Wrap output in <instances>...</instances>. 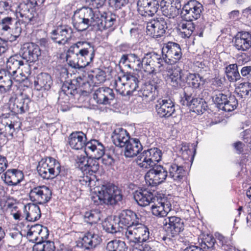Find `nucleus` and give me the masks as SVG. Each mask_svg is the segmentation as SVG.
Here are the masks:
<instances>
[{"label": "nucleus", "instance_id": "473e14b6", "mask_svg": "<svg viewBox=\"0 0 251 251\" xmlns=\"http://www.w3.org/2000/svg\"><path fill=\"white\" fill-rule=\"evenodd\" d=\"M159 85L153 80L144 84L141 89L143 97L148 99L147 100L152 101L158 96Z\"/></svg>", "mask_w": 251, "mask_h": 251}, {"label": "nucleus", "instance_id": "7c9ffc66", "mask_svg": "<svg viewBox=\"0 0 251 251\" xmlns=\"http://www.w3.org/2000/svg\"><path fill=\"white\" fill-rule=\"evenodd\" d=\"M52 84L51 76L46 73L39 74L34 80V88L37 91H48Z\"/></svg>", "mask_w": 251, "mask_h": 251}, {"label": "nucleus", "instance_id": "bf43d9fd", "mask_svg": "<svg viewBox=\"0 0 251 251\" xmlns=\"http://www.w3.org/2000/svg\"><path fill=\"white\" fill-rule=\"evenodd\" d=\"M238 100L234 95H230L228 96L223 111L226 112H230L235 109L238 106Z\"/></svg>", "mask_w": 251, "mask_h": 251}, {"label": "nucleus", "instance_id": "4c0bfd02", "mask_svg": "<svg viewBox=\"0 0 251 251\" xmlns=\"http://www.w3.org/2000/svg\"><path fill=\"white\" fill-rule=\"evenodd\" d=\"M27 235L29 238L33 237V240L35 241L40 239L44 240L49 236L48 229L40 224H35L31 226Z\"/></svg>", "mask_w": 251, "mask_h": 251}, {"label": "nucleus", "instance_id": "c85d7f7f", "mask_svg": "<svg viewBox=\"0 0 251 251\" xmlns=\"http://www.w3.org/2000/svg\"><path fill=\"white\" fill-rule=\"evenodd\" d=\"M86 135L82 131H75L68 137V143L71 148L75 150L86 148Z\"/></svg>", "mask_w": 251, "mask_h": 251}, {"label": "nucleus", "instance_id": "412c9836", "mask_svg": "<svg viewBox=\"0 0 251 251\" xmlns=\"http://www.w3.org/2000/svg\"><path fill=\"white\" fill-rule=\"evenodd\" d=\"M159 4L158 0H138V11L143 16H152L157 12Z\"/></svg>", "mask_w": 251, "mask_h": 251}, {"label": "nucleus", "instance_id": "cd10ccee", "mask_svg": "<svg viewBox=\"0 0 251 251\" xmlns=\"http://www.w3.org/2000/svg\"><path fill=\"white\" fill-rule=\"evenodd\" d=\"M167 71L171 86L176 89L181 88L183 87L182 70L177 66L168 67L167 68Z\"/></svg>", "mask_w": 251, "mask_h": 251}, {"label": "nucleus", "instance_id": "0e129e2a", "mask_svg": "<svg viewBox=\"0 0 251 251\" xmlns=\"http://www.w3.org/2000/svg\"><path fill=\"white\" fill-rule=\"evenodd\" d=\"M110 7L114 10L122 9L125 7L129 2V0H108Z\"/></svg>", "mask_w": 251, "mask_h": 251}, {"label": "nucleus", "instance_id": "58836bf2", "mask_svg": "<svg viewBox=\"0 0 251 251\" xmlns=\"http://www.w3.org/2000/svg\"><path fill=\"white\" fill-rule=\"evenodd\" d=\"M24 212L26 215L25 219L30 222H34L38 220L41 215L39 206L35 203L25 205Z\"/></svg>", "mask_w": 251, "mask_h": 251}, {"label": "nucleus", "instance_id": "8fccbe9b", "mask_svg": "<svg viewBox=\"0 0 251 251\" xmlns=\"http://www.w3.org/2000/svg\"><path fill=\"white\" fill-rule=\"evenodd\" d=\"M101 215V212L99 210H92L85 213L84 219L85 222L92 225L97 223L100 220Z\"/></svg>", "mask_w": 251, "mask_h": 251}, {"label": "nucleus", "instance_id": "a19ab883", "mask_svg": "<svg viewBox=\"0 0 251 251\" xmlns=\"http://www.w3.org/2000/svg\"><path fill=\"white\" fill-rule=\"evenodd\" d=\"M39 176L44 179H53L55 177L60 176H64L67 175V170L63 168V170H54L51 168H37Z\"/></svg>", "mask_w": 251, "mask_h": 251}, {"label": "nucleus", "instance_id": "dca6fc26", "mask_svg": "<svg viewBox=\"0 0 251 251\" xmlns=\"http://www.w3.org/2000/svg\"><path fill=\"white\" fill-rule=\"evenodd\" d=\"M93 98L98 104L110 105L115 98V94L112 89L102 87L94 90Z\"/></svg>", "mask_w": 251, "mask_h": 251}, {"label": "nucleus", "instance_id": "f257e3e1", "mask_svg": "<svg viewBox=\"0 0 251 251\" xmlns=\"http://www.w3.org/2000/svg\"><path fill=\"white\" fill-rule=\"evenodd\" d=\"M117 18V15L112 13H106L99 17L92 8L83 7L75 11L72 24L78 31H85L90 26H93L97 31H111L114 29L113 25Z\"/></svg>", "mask_w": 251, "mask_h": 251}, {"label": "nucleus", "instance_id": "6e6d98bb", "mask_svg": "<svg viewBox=\"0 0 251 251\" xmlns=\"http://www.w3.org/2000/svg\"><path fill=\"white\" fill-rule=\"evenodd\" d=\"M62 30V41H61V44H63V45L68 43L73 35V30L72 28L66 25H60Z\"/></svg>", "mask_w": 251, "mask_h": 251}, {"label": "nucleus", "instance_id": "69168bd1", "mask_svg": "<svg viewBox=\"0 0 251 251\" xmlns=\"http://www.w3.org/2000/svg\"><path fill=\"white\" fill-rule=\"evenodd\" d=\"M105 76V73L104 71L100 69H97L96 74L92 75L93 81L98 83H103L106 80Z\"/></svg>", "mask_w": 251, "mask_h": 251}, {"label": "nucleus", "instance_id": "603ef678", "mask_svg": "<svg viewBox=\"0 0 251 251\" xmlns=\"http://www.w3.org/2000/svg\"><path fill=\"white\" fill-rule=\"evenodd\" d=\"M123 78L126 80V83L132 89L137 90L138 88L139 81L137 75L131 73H126L123 76Z\"/></svg>", "mask_w": 251, "mask_h": 251}, {"label": "nucleus", "instance_id": "052dcab7", "mask_svg": "<svg viewBox=\"0 0 251 251\" xmlns=\"http://www.w3.org/2000/svg\"><path fill=\"white\" fill-rule=\"evenodd\" d=\"M216 237L221 243L224 248L223 250L225 251H236L235 247L230 244V241L227 238L220 233L216 234Z\"/></svg>", "mask_w": 251, "mask_h": 251}, {"label": "nucleus", "instance_id": "864d4df0", "mask_svg": "<svg viewBox=\"0 0 251 251\" xmlns=\"http://www.w3.org/2000/svg\"><path fill=\"white\" fill-rule=\"evenodd\" d=\"M216 240L212 235L207 234L203 238L200 244V247H199L200 250H216L215 247Z\"/></svg>", "mask_w": 251, "mask_h": 251}, {"label": "nucleus", "instance_id": "b1692460", "mask_svg": "<svg viewBox=\"0 0 251 251\" xmlns=\"http://www.w3.org/2000/svg\"><path fill=\"white\" fill-rule=\"evenodd\" d=\"M157 196L154 192H151L146 189L137 190L133 196L138 204L142 207H145L153 203L157 198Z\"/></svg>", "mask_w": 251, "mask_h": 251}, {"label": "nucleus", "instance_id": "e433bc0d", "mask_svg": "<svg viewBox=\"0 0 251 251\" xmlns=\"http://www.w3.org/2000/svg\"><path fill=\"white\" fill-rule=\"evenodd\" d=\"M142 149L143 146L139 139L131 138L125 147L124 154L126 157H133L137 156Z\"/></svg>", "mask_w": 251, "mask_h": 251}, {"label": "nucleus", "instance_id": "a18cd8bd", "mask_svg": "<svg viewBox=\"0 0 251 251\" xmlns=\"http://www.w3.org/2000/svg\"><path fill=\"white\" fill-rule=\"evenodd\" d=\"M122 78L118 76L115 81V89L118 93L122 96H131L135 90L132 89L128 87L126 82L122 81Z\"/></svg>", "mask_w": 251, "mask_h": 251}, {"label": "nucleus", "instance_id": "5fc2aeb1", "mask_svg": "<svg viewBox=\"0 0 251 251\" xmlns=\"http://www.w3.org/2000/svg\"><path fill=\"white\" fill-rule=\"evenodd\" d=\"M19 8L21 17L25 18V22L31 23L34 20V16L32 14L33 10H30L26 3H21Z\"/></svg>", "mask_w": 251, "mask_h": 251}, {"label": "nucleus", "instance_id": "72a5a7b5", "mask_svg": "<svg viewBox=\"0 0 251 251\" xmlns=\"http://www.w3.org/2000/svg\"><path fill=\"white\" fill-rule=\"evenodd\" d=\"M199 74L189 73L185 77L187 85L192 89L197 91L202 89L206 82V79Z\"/></svg>", "mask_w": 251, "mask_h": 251}, {"label": "nucleus", "instance_id": "6e6552de", "mask_svg": "<svg viewBox=\"0 0 251 251\" xmlns=\"http://www.w3.org/2000/svg\"><path fill=\"white\" fill-rule=\"evenodd\" d=\"M203 11L202 4L196 0H189L182 6L181 17L185 21L192 22L199 19Z\"/></svg>", "mask_w": 251, "mask_h": 251}, {"label": "nucleus", "instance_id": "c756f323", "mask_svg": "<svg viewBox=\"0 0 251 251\" xmlns=\"http://www.w3.org/2000/svg\"><path fill=\"white\" fill-rule=\"evenodd\" d=\"M24 177L23 172L16 169H8L1 176L2 179L9 186L17 185Z\"/></svg>", "mask_w": 251, "mask_h": 251}, {"label": "nucleus", "instance_id": "4be33fe9", "mask_svg": "<svg viewBox=\"0 0 251 251\" xmlns=\"http://www.w3.org/2000/svg\"><path fill=\"white\" fill-rule=\"evenodd\" d=\"M155 105V109L160 117L168 118L174 116L176 112L175 106L171 100H160Z\"/></svg>", "mask_w": 251, "mask_h": 251}, {"label": "nucleus", "instance_id": "f03ea898", "mask_svg": "<svg viewBox=\"0 0 251 251\" xmlns=\"http://www.w3.org/2000/svg\"><path fill=\"white\" fill-rule=\"evenodd\" d=\"M95 52V47L90 43L79 41L69 48L66 60L73 68L83 69L93 62Z\"/></svg>", "mask_w": 251, "mask_h": 251}, {"label": "nucleus", "instance_id": "423d86ee", "mask_svg": "<svg viewBox=\"0 0 251 251\" xmlns=\"http://www.w3.org/2000/svg\"><path fill=\"white\" fill-rule=\"evenodd\" d=\"M161 54L154 51L145 53L142 58V69L148 74H156L163 69L164 61Z\"/></svg>", "mask_w": 251, "mask_h": 251}, {"label": "nucleus", "instance_id": "9d476101", "mask_svg": "<svg viewBox=\"0 0 251 251\" xmlns=\"http://www.w3.org/2000/svg\"><path fill=\"white\" fill-rule=\"evenodd\" d=\"M168 19L161 17L151 20L147 24V34L154 38L164 36L168 28Z\"/></svg>", "mask_w": 251, "mask_h": 251}, {"label": "nucleus", "instance_id": "3c124183", "mask_svg": "<svg viewBox=\"0 0 251 251\" xmlns=\"http://www.w3.org/2000/svg\"><path fill=\"white\" fill-rule=\"evenodd\" d=\"M235 91L237 96L241 98H246L251 95V83L249 82L241 83Z\"/></svg>", "mask_w": 251, "mask_h": 251}, {"label": "nucleus", "instance_id": "20e7f679", "mask_svg": "<svg viewBox=\"0 0 251 251\" xmlns=\"http://www.w3.org/2000/svg\"><path fill=\"white\" fill-rule=\"evenodd\" d=\"M79 90L82 92L89 93L91 90L90 85L84 77L78 76L76 79L72 80L70 82H65L59 92L58 100L60 102L65 99V102H68L70 98H73L77 94Z\"/></svg>", "mask_w": 251, "mask_h": 251}, {"label": "nucleus", "instance_id": "338daca9", "mask_svg": "<svg viewBox=\"0 0 251 251\" xmlns=\"http://www.w3.org/2000/svg\"><path fill=\"white\" fill-rule=\"evenodd\" d=\"M152 242L151 241L141 242L140 245H135V248L138 250V251H153L152 249Z\"/></svg>", "mask_w": 251, "mask_h": 251}, {"label": "nucleus", "instance_id": "c03bdc74", "mask_svg": "<svg viewBox=\"0 0 251 251\" xmlns=\"http://www.w3.org/2000/svg\"><path fill=\"white\" fill-rule=\"evenodd\" d=\"M194 29V24L186 21L180 23L177 27L179 35L183 38L190 37Z\"/></svg>", "mask_w": 251, "mask_h": 251}, {"label": "nucleus", "instance_id": "c9c22d12", "mask_svg": "<svg viewBox=\"0 0 251 251\" xmlns=\"http://www.w3.org/2000/svg\"><path fill=\"white\" fill-rule=\"evenodd\" d=\"M112 139L115 146L120 148H125L131 137L126 129L123 128H118L114 130Z\"/></svg>", "mask_w": 251, "mask_h": 251}, {"label": "nucleus", "instance_id": "de8ad7c7", "mask_svg": "<svg viewBox=\"0 0 251 251\" xmlns=\"http://www.w3.org/2000/svg\"><path fill=\"white\" fill-rule=\"evenodd\" d=\"M139 226L136 227V245H140L143 241H147L149 238V231L148 228L145 225L139 224Z\"/></svg>", "mask_w": 251, "mask_h": 251}, {"label": "nucleus", "instance_id": "49530a36", "mask_svg": "<svg viewBox=\"0 0 251 251\" xmlns=\"http://www.w3.org/2000/svg\"><path fill=\"white\" fill-rule=\"evenodd\" d=\"M132 226L126 227H119V233L121 232L123 235H125L127 239L131 242L136 244V226Z\"/></svg>", "mask_w": 251, "mask_h": 251}, {"label": "nucleus", "instance_id": "1a4fd4ad", "mask_svg": "<svg viewBox=\"0 0 251 251\" xmlns=\"http://www.w3.org/2000/svg\"><path fill=\"white\" fill-rule=\"evenodd\" d=\"M180 103L184 106L189 107L190 110L198 115H201L205 111L207 104L205 100L200 97H194L192 94L184 92V97L180 100Z\"/></svg>", "mask_w": 251, "mask_h": 251}, {"label": "nucleus", "instance_id": "a878e982", "mask_svg": "<svg viewBox=\"0 0 251 251\" xmlns=\"http://www.w3.org/2000/svg\"><path fill=\"white\" fill-rule=\"evenodd\" d=\"M168 177L171 178L174 181L179 183L184 180L187 175V171L184 167L176 162L167 166Z\"/></svg>", "mask_w": 251, "mask_h": 251}, {"label": "nucleus", "instance_id": "39448f33", "mask_svg": "<svg viewBox=\"0 0 251 251\" xmlns=\"http://www.w3.org/2000/svg\"><path fill=\"white\" fill-rule=\"evenodd\" d=\"M162 151L157 148L144 150L137 157V165L143 169H149L161 160Z\"/></svg>", "mask_w": 251, "mask_h": 251}, {"label": "nucleus", "instance_id": "4d7b16f0", "mask_svg": "<svg viewBox=\"0 0 251 251\" xmlns=\"http://www.w3.org/2000/svg\"><path fill=\"white\" fill-rule=\"evenodd\" d=\"M14 19L10 17H5L2 19L0 22V29L2 31V34L5 32L11 33L12 32L11 26L13 25V22Z\"/></svg>", "mask_w": 251, "mask_h": 251}, {"label": "nucleus", "instance_id": "9b49d317", "mask_svg": "<svg viewBox=\"0 0 251 251\" xmlns=\"http://www.w3.org/2000/svg\"><path fill=\"white\" fill-rule=\"evenodd\" d=\"M145 178L149 185L154 186L164 182L168 177V170L162 165H156L150 168Z\"/></svg>", "mask_w": 251, "mask_h": 251}, {"label": "nucleus", "instance_id": "393cba45", "mask_svg": "<svg viewBox=\"0 0 251 251\" xmlns=\"http://www.w3.org/2000/svg\"><path fill=\"white\" fill-rule=\"evenodd\" d=\"M140 216L131 210H122L119 215V227L122 226L121 225L124 227L138 226L140 222Z\"/></svg>", "mask_w": 251, "mask_h": 251}, {"label": "nucleus", "instance_id": "2eb2a0df", "mask_svg": "<svg viewBox=\"0 0 251 251\" xmlns=\"http://www.w3.org/2000/svg\"><path fill=\"white\" fill-rule=\"evenodd\" d=\"M151 206L152 213L157 217L167 216L172 209V205L167 197L161 194L158 195L157 198Z\"/></svg>", "mask_w": 251, "mask_h": 251}, {"label": "nucleus", "instance_id": "79ce46f5", "mask_svg": "<svg viewBox=\"0 0 251 251\" xmlns=\"http://www.w3.org/2000/svg\"><path fill=\"white\" fill-rule=\"evenodd\" d=\"M239 66L237 64H231L226 67L225 73L229 82H235L243 79L238 71Z\"/></svg>", "mask_w": 251, "mask_h": 251}, {"label": "nucleus", "instance_id": "4468645a", "mask_svg": "<svg viewBox=\"0 0 251 251\" xmlns=\"http://www.w3.org/2000/svg\"><path fill=\"white\" fill-rule=\"evenodd\" d=\"M51 195V191L45 185L35 187L30 190L29 193L30 200L40 204L47 203L50 200Z\"/></svg>", "mask_w": 251, "mask_h": 251}, {"label": "nucleus", "instance_id": "ddd939ff", "mask_svg": "<svg viewBox=\"0 0 251 251\" xmlns=\"http://www.w3.org/2000/svg\"><path fill=\"white\" fill-rule=\"evenodd\" d=\"M19 53L26 63H35L39 60L41 50L37 44L28 42L21 46Z\"/></svg>", "mask_w": 251, "mask_h": 251}, {"label": "nucleus", "instance_id": "774afa93", "mask_svg": "<svg viewBox=\"0 0 251 251\" xmlns=\"http://www.w3.org/2000/svg\"><path fill=\"white\" fill-rule=\"evenodd\" d=\"M94 180L87 175V174H84L82 177H80L78 181L80 185L85 186L88 187H91V184Z\"/></svg>", "mask_w": 251, "mask_h": 251}, {"label": "nucleus", "instance_id": "0eeeda50", "mask_svg": "<svg viewBox=\"0 0 251 251\" xmlns=\"http://www.w3.org/2000/svg\"><path fill=\"white\" fill-rule=\"evenodd\" d=\"M161 55L165 64L168 65L176 64L182 58V52L180 45L171 41L163 44Z\"/></svg>", "mask_w": 251, "mask_h": 251}, {"label": "nucleus", "instance_id": "aec40b11", "mask_svg": "<svg viewBox=\"0 0 251 251\" xmlns=\"http://www.w3.org/2000/svg\"><path fill=\"white\" fill-rule=\"evenodd\" d=\"M88 156L82 155L77 156L76 162L83 174L92 176L99 170V164L96 160L90 156L89 157Z\"/></svg>", "mask_w": 251, "mask_h": 251}, {"label": "nucleus", "instance_id": "f8f14e48", "mask_svg": "<svg viewBox=\"0 0 251 251\" xmlns=\"http://www.w3.org/2000/svg\"><path fill=\"white\" fill-rule=\"evenodd\" d=\"M0 125L1 130L4 134V140L13 138L16 129L20 127L17 119L9 113L2 114L0 116Z\"/></svg>", "mask_w": 251, "mask_h": 251}, {"label": "nucleus", "instance_id": "f704fd0d", "mask_svg": "<svg viewBox=\"0 0 251 251\" xmlns=\"http://www.w3.org/2000/svg\"><path fill=\"white\" fill-rule=\"evenodd\" d=\"M100 241L98 235L88 232L82 240L77 242L76 246L84 250H91L95 248L100 243Z\"/></svg>", "mask_w": 251, "mask_h": 251}, {"label": "nucleus", "instance_id": "f3484780", "mask_svg": "<svg viewBox=\"0 0 251 251\" xmlns=\"http://www.w3.org/2000/svg\"><path fill=\"white\" fill-rule=\"evenodd\" d=\"M159 5L162 14L169 19L177 16L181 9L179 0H162Z\"/></svg>", "mask_w": 251, "mask_h": 251}, {"label": "nucleus", "instance_id": "2f4dec72", "mask_svg": "<svg viewBox=\"0 0 251 251\" xmlns=\"http://www.w3.org/2000/svg\"><path fill=\"white\" fill-rule=\"evenodd\" d=\"M120 62L126 64V66L133 70H139L143 67L142 58L135 53L123 54L121 56Z\"/></svg>", "mask_w": 251, "mask_h": 251}, {"label": "nucleus", "instance_id": "680f3d73", "mask_svg": "<svg viewBox=\"0 0 251 251\" xmlns=\"http://www.w3.org/2000/svg\"><path fill=\"white\" fill-rule=\"evenodd\" d=\"M115 225V222L111 220H105L102 223L103 229L107 232L112 234L119 232V227L117 228Z\"/></svg>", "mask_w": 251, "mask_h": 251}, {"label": "nucleus", "instance_id": "37998d69", "mask_svg": "<svg viewBox=\"0 0 251 251\" xmlns=\"http://www.w3.org/2000/svg\"><path fill=\"white\" fill-rule=\"evenodd\" d=\"M37 168H51L54 170H63L60 163L52 157H46L42 158L39 162Z\"/></svg>", "mask_w": 251, "mask_h": 251}, {"label": "nucleus", "instance_id": "13d9d810", "mask_svg": "<svg viewBox=\"0 0 251 251\" xmlns=\"http://www.w3.org/2000/svg\"><path fill=\"white\" fill-rule=\"evenodd\" d=\"M228 96L219 93L213 97V100L216 107L223 111L226 102L227 101Z\"/></svg>", "mask_w": 251, "mask_h": 251}, {"label": "nucleus", "instance_id": "bb28decb", "mask_svg": "<svg viewBox=\"0 0 251 251\" xmlns=\"http://www.w3.org/2000/svg\"><path fill=\"white\" fill-rule=\"evenodd\" d=\"M233 40L234 46L238 50L247 51L251 48V33L249 32H238Z\"/></svg>", "mask_w": 251, "mask_h": 251}, {"label": "nucleus", "instance_id": "7ed1b4c3", "mask_svg": "<svg viewBox=\"0 0 251 251\" xmlns=\"http://www.w3.org/2000/svg\"><path fill=\"white\" fill-rule=\"evenodd\" d=\"M95 192V194L91 197V200L96 205H115L123 198L121 190L111 183L97 187Z\"/></svg>", "mask_w": 251, "mask_h": 251}, {"label": "nucleus", "instance_id": "e2e57ef3", "mask_svg": "<svg viewBox=\"0 0 251 251\" xmlns=\"http://www.w3.org/2000/svg\"><path fill=\"white\" fill-rule=\"evenodd\" d=\"M50 34V38L54 42L60 45H63V44L60 43L63 40L60 25H57L55 29L51 31Z\"/></svg>", "mask_w": 251, "mask_h": 251}, {"label": "nucleus", "instance_id": "6ab92c4d", "mask_svg": "<svg viewBox=\"0 0 251 251\" xmlns=\"http://www.w3.org/2000/svg\"><path fill=\"white\" fill-rule=\"evenodd\" d=\"M31 100L29 96L21 93L14 100L13 103L9 104V109L15 114H22L28 111Z\"/></svg>", "mask_w": 251, "mask_h": 251}, {"label": "nucleus", "instance_id": "5701e85b", "mask_svg": "<svg viewBox=\"0 0 251 251\" xmlns=\"http://www.w3.org/2000/svg\"><path fill=\"white\" fill-rule=\"evenodd\" d=\"M104 152L103 145L98 140L93 139L87 142L85 148V153L87 156H89L97 161L101 158Z\"/></svg>", "mask_w": 251, "mask_h": 251}, {"label": "nucleus", "instance_id": "09e8293b", "mask_svg": "<svg viewBox=\"0 0 251 251\" xmlns=\"http://www.w3.org/2000/svg\"><path fill=\"white\" fill-rule=\"evenodd\" d=\"M18 75H13L11 72L8 71L0 72V83L7 86L11 89L13 81H18L17 79Z\"/></svg>", "mask_w": 251, "mask_h": 251}, {"label": "nucleus", "instance_id": "a211bd4d", "mask_svg": "<svg viewBox=\"0 0 251 251\" xmlns=\"http://www.w3.org/2000/svg\"><path fill=\"white\" fill-rule=\"evenodd\" d=\"M163 224L165 231L172 237L178 235L184 230L183 220L176 216L167 217L164 219Z\"/></svg>", "mask_w": 251, "mask_h": 251}, {"label": "nucleus", "instance_id": "ea45409f", "mask_svg": "<svg viewBox=\"0 0 251 251\" xmlns=\"http://www.w3.org/2000/svg\"><path fill=\"white\" fill-rule=\"evenodd\" d=\"M23 60L20 53L10 56L6 62L7 71L11 72L13 75H17V70L25 64Z\"/></svg>", "mask_w": 251, "mask_h": 251}]
</instances>
